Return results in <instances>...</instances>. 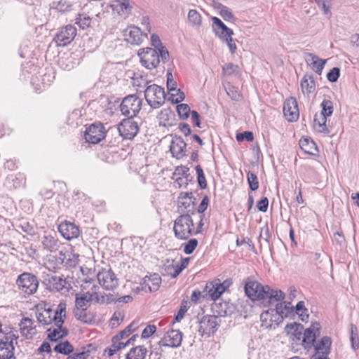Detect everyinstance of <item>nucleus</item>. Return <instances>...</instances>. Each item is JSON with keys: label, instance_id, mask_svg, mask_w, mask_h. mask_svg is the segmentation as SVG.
<instances>
[{"label": "nucleus", "instance_id": "nucleus-21", "mask_svg": "<svg viewBox=\"0 0 359 359\" xmlns=\"http://www.w3.org/2000/svg\"><path fill=\"white\" fill-rule=\"evenodd\" d=\"M187 144L181 137H173L170 146V151L172 156L177 159L182 158L186 155Z\"/></svg>", "mask_w": 359, "mask_h": 359}, {"label": "nucleus", "instance_id": "nucleus-9", "mask_svg": "<svg viewBox=\"0 0 359 359\" xmlns=\"http://www.w3.org/2000/svg\"><path fill=\"white\" fill-rule=\"evenodd\" d=\"M138 56L141 64L149 69L156 68L160 62L159 55L157 50L152 48L140 49Z\"/></svg>", "mask_w": 359, "mask_h": 359}, {"label": "nucleus", "instance_id": "nucleus-61", "mask_svg": "<svg viewBox=\"0 0 359 359\" xmlns=\"http://www.w3.org/2000/svg\"><path fill=\"white\" fill-rule=\"evenodd\" d=\"M238 69V66L233 63H226L223 66L222 70L224 74L231 75L236 72Z\"/></svg>", "mask_w": 359, "mask_h": 359}, {"label": "nucleus", "instance_id": "nucleus-60", "mask_svg": "<svg viewBox=\"0 0 359 359\" xmlns=\"http://www.w3.org/2000/svg\"><path fill=\"white\" fill-rule=\"evenodd\" d=\"M89 304L88 303L87 299L86 297H82L80 294L76 295V300H75V307L76 308H82V309H87Z\"/></svg>", "mask_w": 359, "mask_h": 359}, {"label": "nucleus", "instance_id": "nucleus-50", "mask_svg": "<svg viewBox=\"0 0 359 359\" xmlns=\"http://www.w3.org/2000/svg\"><path fill=\"white\" fill-rule=\"evenodd\" d=\"M225 89L228 96L232 100L238 101L240 100L241 95L237 88L229 84L228 86L225 88Z\"/></svg>", "mask_w": 359, "mask_h": 359}, {"label": "nucleus", "instance_id": "nucleus-43", "mask_svg": "<svg viewBox=\"0 0 359 359\" xmlns=\"http://www.w3.org/2000/svg\"><path fill=\"white\" fill-rule=\"evenodd\" d=\"M118 7V13L128 15L131 13L133 6L130 4V0H121L116 5Z\"/></svg>", "mask_w": 359, "mask_h": 359}, {"label": "nucleus", "instance_id": "nucleus-30", "mask_svg": "<svg viewBox=\"0 0 359 359\" xmlns=\"http://www.w3.org/2000/svg\"><path fill=\"white\" fill-rule=\"evenodd\" d=\"M299 147L306 154L310 155H314L318 151L316 143L309 137L302 138L299 140Z\"/></svg>", "mask_w": 359, "mask_h": 359}, {"label": "nucleus", "instance_id": "nucleus-63", "mask_svg": "<svg viewBox=\"0 0 359 359\" xmlns=\"http://www.w3.org/2000/svg\"><path fill=\"white\" fill-rule=\"evenodd\" d=\"M221 40L227 44L228 48L232 54H233L236 52L237 46L235 43V40L233 39L232 36H226Z\"/></svg>", "mask_w": 359, "mask_h": 359}, {"label": "nucleus", "instance_id": "nucleus-19", "mask_svg": "<svg viewBox=\"0 0 359 359\" xmlns=\"http://www.w3.org/2000/svg\"><path fill=\"white\" fill-rule=\"evenodd\" d=\"M58 231L67 240L78 238L80 234L79 226L68 221H65L59 224Z\"/></svg>", "mask_w": 359, "mask_h": 359}, {"label": "nucleus", "instance_id": "nucleus-56", "mask_svg": "<svg viewBox=\"0 0 359 359\" xmlns=\"http://www.w3.org/2000/svg\"><path fill=\"white\" fill-rule=\"evenodd\" d=\"M189 259V257L182 259L180 265H177L176 270L172 273V278H176L187 266Z\"/></svg>", "mask_w": 359, "mask_h": 359}, {"label": "nucleus", "instance_id": "nucleus-53", "mask_svg": "<svg viewBox=\"0 0 359 359\" xmlns=\"http://www.w3.org/2000/svg\"><path fill=\"white\" fill-rule=\"evenodd\" d=\"M124 316L120 311H116L113 314L110 320V326L114 328L116 327L123 320Z\"/></svg>", "mask_w": 359, "mask_h": 359}, {"label": "nucleus", "instance_id": "nucleus-7", "mask_svg": "<svg viewBox=\"0 0 359 359\" xmlns=\"http://www.w3.org/2000/svg\"><path fill=\"white\" fill-rule=\"evenodd\" d=\"M230 285L231 282L229 280H226L223 283L219 279L208 282L203 290V293H205L203 297H208L215 301L229 287Z\"/></svg>", "mask_w": 359, "mask_h": 359}, {"label": "nucleus", "instance_id": "nucleus-36", "mask_svg": "<svg viewBox=\"0 0 359 359\" xmlns=\"http://www.w3.org/2000/svg\"><path fill=\"white\" fill-rule=\"evenodd\" d=\"M81 123V111L80 109L74 110L67 118V123L72 126H77Z\"/></svg>", "mask_w": 359, "mask_h": 359}, {"label": "nucleus", "instance_id": "nucleus-4", "mask_svg": "<svg viewBox=\"0 0 359 359\" xmlns=\"http://www.w3.org/2000/svg\"><path fill=\"white\" fill-rule=\"evenodd\" d=\"M144 97L148 104L153 109L159 108L165 100L164 89L156 84H152L146 88Z\"/></svg>", "mask_w": 359, "mask_h": 359}, {"label": "nucleus", "instance_id": "nucleus-58", "mask_svg": "<svg viewBox=\"0 0 359 359\" xmlns=\"http://www.w3.org/2000/svg\"><path fill=\"white\" fill-rule=\"evenodd\" d=\"M170 114V110L169 109H162L158 115V118L159 119L160 124H163L164 126H165L166 122H168L169 120Z\"/></svg>", "mask_w": 359, "mask_h": 359}, {"label": "nucleus", "instance_id": "nucleus-12", "mask_svg": "<svg viewBox=\"0 0 359 359\" xmlns=\"http://www.w3.org/2000/svg\"><path fill=\"white\" fill-rule=\"evenodd\" d=\"M76 35V29L72 25L62 27L56 34L54 40L58 46H66L69 44Z\"/></svg>", "mask_w": 359, "mask_h": 359}, {"label": "nucleus", "instance_id": "nucleus-20", "mask_svg": "<svg viewBox=\"0 0 359 359\" xmlns=\"http://www.w3.org/2000/svg\"><path fill=\"white\" fill-rule=\"evenodd\" d=\"M212 29L215 35L220 39L224 37H230L233 35V32L231 29L229 28L219 18L217 17H212Z\"/></svg>", "mask_w": 359, "mask_h": 359}, {"label": "nucleus", "instance_id": "nucleus-62", "mask_svg": "<svg viewBox=\"0 0 359 359\" xmlns=\"http://www.w3.org/2000/svg\"><path fill=\"white\" fill-rule=\"evenodd\" d=\"M167 88L169 93L177 90V83L173 80L171 73L167 74Z\"/></svg>", "mask_w": 359, "mask_h": 359}, {"label": "nucleus", "instance_id": "nucleus-3", "mask_svg": "<svg viewBox=\"0 0 359 359\" xmlns=\"http://www.w3.org/2000/svg\"><path fill=\"white\" fill-rule=\"evenodd\" d=\"M48 290L51 292H68L72 287V280L64 276H58L53 273L47 274L43 280Z\"/></svg>", "mask_w": 359, "mask_h": 359}, {"label": "nucleus", "instance_id": "nucleus-34", "mask_svg": "<svg viewBox=\"0 0 359 359\" xmlns=\"http://www.w3.org/2000/svg\"><path fill=\"white\" fill-rule=\"evenodd\" d=\"M147 351V348L144 346H137L130 349L126 355V359H144Z\"/></svg>", "mask_w": 359, "mask_h": 359}, {"label": "nucleus", "instance_id": "nucleus-14", "mask_svg": "<svg viewBox=\"0 0 359 359\" xmlns=\"http://www.w3.org/2000/svg\"><path fill=\"white\" fill-rule=\"evenodd\" d=\"M120 135L125 139H133L138 133L139 127L137 123L133 118H128L123 120L118 127Z\"/></svg>", "mask_w": 359, "mask_h": 359}, {"label": "nucleus", "instance_id": "nucleus-15", "mask_svg": "<svg viewBox=\"0 0 359 359\" xmlns=\"http://www.w3.org/2000/svg\"><path fill=\"white\" fill-rule=\"evenodd\" d=\"M105 137L104 126L100 124L90 125L85 132V139L88 142L97 144L102 140Z\"/></svg>", "mask_w": 359, "mask_h": 359}, {"label": "nucleus", "instance_id": "nucleus-46", "mask_svg": "<svg viewBox=\"0 0 359 359\" xmlns=\"http://www.w3.org/2000/svg\"><path fill=\"white\" fill-rule=\"evenodd\" d=\"M247 180L250 189L252 191H256L259 187V182L257 175L249 171L247 174Z\"/></svg>", "mask_w": 359, "mask_h": 359}, {"label": "nucleus", "instance_id": "nucleus-39", "mask_svg": "<svg viewBox=\"0 0 359 359\" xmlns=\"http://www.w3.org/2000/svg\"><path fill=\"white\" fill-rule=\"evenodd\" d=\"M327 116H325L323 114H320L319 115L316 114L314 117V123L315 125H318L320 128L319 130L320 132H323L325 133H328V129L326 127V118Z\"/></svg>", "mask_w": 359, "mask_h": 359}, {"label": "nucleus", "instance_id": "nucleus-33", "mask_svg": "<svg viewBox=\"0 0 359 359\" xmlns=\"http://www.w3.org/2000/svg\"><path fill=\"white\" fill-rule=\"evenodd\" d=\"M67 304L64 302H61L57 306L56 310H53V323L58 325H63L64 319L66 318Z\"/></svg>", "mask_w": 359, "mask_h": 359}, {"label": "nucleus", "instance_id": "nucleus-40", "mask_svg": "<svg viewBox=\"0 0 359 359\" xmlns=\"http://www.w3.org/2000/svg\"><path fill=\"white\" fill-rule=\"evenodd\" d=\"M75 23L81 29L88 27L91 23V18L85 13L79 14L75 20Z\"/></svg>", "mask_w": 359, "mask_h": 359}, {"label": "nucleus", "instance_id": "nucleus-6", "mask_svg": "<svg viewBox=\"0 0 359 359\" xmlns=\"http://www.w3.org/2000/svg\"><path fill=\"white\" fill-rule=\"evenodd\" d=\"M142 100L136 95L126 96L120 104V110L122 115L128 118H133L141 109Z\"/></svg>", "mask_w": 359, "mask_h": 359}, {"label": "nucleus", "instance_id": "nucleus-47", "mask_svg": "<svg viewBox=\"0 0 359 359\" xmlns=\"http://www.w3.org/2000/svg\"><path fill=\"white\" fill-rule=\"evenodd\" d=\"M177 111L182 119H186L191 113L190 107L187 104H180L177 106Z\"/></svg>", "mask_w": 359, "mask_h": 359}, {"label": "nucleus", "instance_id": "nucleus-57", "mask_svg": "<svg viewBox=\"0 0 359 359\" xmlns=\"http://www.w3.org/2000/svg\"><path fill=\"white\" fill-rule=\"evenodd\" d=\"M340 76V69L338 67L332 68L327 74V79L330 82H336Z\"/></svg>", "mask_w": 359, "mask_h": 359}, {"label": "nucleus", "instance_id": "nucleus-49", "mask_svg": "<svg viewBox=\"0 0 359 359\" xmlns=\"http://www.w3.org/2000/svg\"><path fill=\"white\" fill-rule=\"evenodd\" d=\"M188 19L193 25H200L201 23V15L194 9L189 11Z\"/></svg>", "mask_w": 359, "mask_h": 359}, {"label": "nucleus", "instance_id": "nucleus-48", "mask_svg": "<svg viewBox=\"0 0 359 359\" xmlns=\"http://www.w3.org/2000/svg\"><path fill=\"white\" fill-rule=\"evenodd\" d=\"M322 111L320 114H323L325 116H330L333 112V104L332 102L329 100H324L321 104Z\"/></svg>", "mask_w": 359, "mask_h": 359}, {"label": "nucleus", "instance_id": "nucleus-42", "mask_svg": "<svg viewBox=\"0 0 359 359\" xmlns=\"http://www.w3.org/2000/svg\"><path fill=\"white\" fill-rule=\"evenodd\" d=\"M17 226L18 229H20L22 231L27 233V234L33 235L35 233V229L33 224L25 219L20 220V222Z\"/></svg>", "mask_w": 359, "mask_h": 359}, {"label": "nucleus", "instance_id": "nucleus-23", "mask_svg": "<svg viewBox=\"0 0 359 359\" xmlns=\"http://www.w3.org/2000/svg\"><path fill=\"white\" fill-rule=\"evenodd\" d=\"M332 340L329 337H323L316 344L313 346L316 355L321 357H327L330 353Z\"/></svg>", "mask_w": 359, "mask_h": 359}, {"label": "nucleus", "instance_id": "nucleus-16", "mask_svg": "<svg viewBox=\"0 0 359 359\" xmlns=\"http://www.w3.org/2000/svg\"><path fill=\"white\" fill-rule=\"evenodd\" d=\"M182 333L179 330L168 331L166 334L159 341V344L163 346L177 348L181 345L182 341Z\"/></svg>", "mask_w": 359, "mask_h": 359}, {"label": "nucleus", "instance_id": "nucleus-11", "mask_svg": "<svg viewBox=\"0 0 359 359\" xmlns=\"http://www.w3.org/2000/svg\"><path fill=\"white\" fill-rule=\"evenodd\" d=\"M100 285L107 290H114L118 286V279L111 269H102L97 274Z\"/></svg>", "mask_w": 359, "mask_h": 359}, {"label": "nucleus", "instance_id": "nucleus-26", "mask_svg": "<svg viewBox=\"0 0 359 359\" xmlns=\"http://www.w3.org/2000/svg\"><path fill=\"white\" fill-rule=\"evenodd\" d=\"M56 233L54 232L53 235L51 233L45 234L42 238V245L44 249L50 252L57 250L60 245V242L55 237Z\"/></svg>", "mask_w": 359, "mask_h": 359}, {"label": "nucleus", "instance_id": "nucleus-10", "mask_svg": "<svg viewBox=\"0 0 359 359\" xmlns=\"http://www.w3.org/2000/svg\"><path fill=\"white\" fill-rule=\"evenodd\" d=\"M218 327L217 316L216 315H207L201 318L199 323L198 332L202 336L210 337L217 331Z\"/></svg>", "mask_w": 359, "mask_h": 359}, {"label": "nucleus", "instance_id": "nucleus-52", "mask_svg": "<svg viewBox=\"0 0 359 359\" xmlns=\"http://www.w3.org/2000/svg\"><path fill=\"white\" fill-rule=\"evenodd\" d=\"M198 245V241L196 238H191L184 244V252L187 255L191 254Z\"/></svg>", "mask_w": 359, "mask_h": 359}, {"label": "nucleus", "instance_id": "nucleus-64", "mask_svg": "<svg viewBox=\"0 0 359 359\" xmlns=\"http://www.w3.org/2000/svg\"><path fill=\"white\" fill-rule=\"evenodd\" d=\"M156 327L155 325H149L147 326L142 332V338H149L151 334H153L156 332Z\"/></svg>", "mask_w": 359, "mask_h": 359}, {"label": "nucleus", "instance_id": "nucleus-55", "mask_svg": "<svg viewBox=\"0 0 359 359\" xmlns=\"http://www.w3.org/2000/svg\"><path fill=\"white\" fill-rule=\"evenodd\" d=\"M220 16L226 21H233L235 17L231 11L226 6H222L219 11Z\"/></svg>", "mask_w": 359, "mask_h": 359}, {"label": "nucleus", "instance_id": "nucleus-29", "mask_svg": "<svg viewBox=\"0 0 359 359\" xmlns=\"http://www.w3.org/2000/svg\"><path fill=\"white\" fill-rule=\"evenodd\" d=\"M36 317L38 322L43 325H50L53 324V310L50 309H43L40 311L38 310L36 313Z\"/></svg>", "mask_w": 359, "mask_h": 359}, {"label": "nucleus", "instance_id": "nucleus-27", "mask_svg": "<svg viewBox=\"0 0 359 359\" xmlns=\"http://www.w3.org/2000/svg\"><path fill=\"white\" fill-rule=\"evenodd\" d=\"M285 330L287 334L292 336V341H299L302 339L304 330V327L302 324L297 323L287 324Z\"/></svg>", "mask_w": 359, "mask_h": 359}, {"label": "nucleus", "instance_id": "nucleus-54", "mask_svg": "<svg viewBox=\"0 0 359 359\" xmlns=\"http://www.w3.org/2000/svg\"><path fill=\"white\" fill-rule=\"evenodd\" d=\"M74 315L77 320L83 321L84 323L88 322V316L86 313V309L82 308H74L73 311Z\"/></svg>", "mask_w": 359, "mask_h": 359}, {"label": "nucleus", "instance_id": "nucleus-51", "mask_svg": "<svg viewBox=\"0 0 359 359\" xmlns=\"http://www.w3.org/2000/svg\"><path fill=\"white\" fill-rule=\"evenodd\" d=\"M326 60L318 58L315 62H313L310 67L313 71H315L316 74L320 75L322 74L324 66L326 64Z\"/></svg>", "mask_w": 359, "mask_h": 359}, {"label": "nucleus", "instance_id": "nucleus-31", "mask_svg": "<svg viewBox=\"0 0 359 359\" xmlns=\"http://www.w3.org/2000/svg\"><path fill=\"white\" fill-rule=\"evenodd\" d=\"M301 88L304 95H309L315 90V81L313 76L305 75L301 81Z\"/></svg>", "mask_w": 359, "mask_h": 359}, {"label": "nucleus", "instance_id": "nucleus-17", "mask_svg": "<svg viewBox=\"0 0 359 359\" xmlns=\"http://www.w3.org/2000/svg\"><path fill=\"white\" fill-rule=\"evenodd\" d=\"M283 114L288 121H296L299 115L297 102L294 97L287 99L283 105Z\"/></svg>", "mask_w": 359, "mask_h": 359}, {"label": "nucleus", "instance_id": "nucleus-28", "mask_svg": "<svg viewBox=\"0 0 359 359\" xmlns=\"http://www.w3.org/2000/svg\"><path fill=\"white\" fill-rule=\"evenodd\" d=\"M73 255L69 252H63L62 251H60L59 256L56 259V266H53L54 269H59V265L65 264L66 266H75L76 264V259L75 258H72Z\"/></svg>", "mask_w": 359, "mask_h": 359}, {"label": "nucleus", "instance_id": "nucleus-8", "mask_svg": "<svg viewBox=\"0 0 359 359\" xmlns=\"http://www.w3.org/2000/svg\"><path fill=\"white\" fill-rule=\"evenodd\" d=\"M18 336L15 332L10 331L0 337V359H11L14 353V343L17 344Z\"/></svg>", "mask_w": 359, "mask_h": 359}, {"label": "nucleus", "instance_id": "nucleus-44", "mask_svg": "<svg viewBox=\"0 0 359 359\" xmlns=\"http://www.w3.org/2000/svg\"><path fill=\"white\" fill-rule=\"evenodd\" d=\"M53 8L57 10L59 12L65 13L69 10L71 5L65 0L54 1L52 3Z\"/></svg>", "mask_w": 359, "mask_h": 359}, {"label": "nucleus", "instance_id": "nucleus-1", "mask_svg": "<svg viewBox=\"0 0 359 359\" xmlns=\"http://www.w3.org/2000/svg\"><path fill=\"white\" fill-rule=\"evenodd\" d=\"M194 224L190 215L183 214L174 222L173 231L177 238L187 240L194 233Z\"/></svg>", "mask_w": 359, "mask_h": 359}, {"label": "nucleus", "instance_id": "nucleus-25", "mask_svg": "<svg viewBox=\"0 0 359 359\" xmlns=\"http://www.w3.org/2000/svg\"><path fill=\"white\" fill-rule=\"evenodd\" d=\"M191 192H182L177 200L179 211L183 212L188 210L191 205L194 207L195 198H193Z\"/></svg>", "mask_w": 359, "mask_h": 359}, {"label": "nucleus", "instance_id": "nucleus-38", "mask_svg": "<svg viewBox=\"0 0 359 359\" xmlns=\"http://www.w3.org/2000/svg\"><path fill=\"white\" fill-rule=\"evenodd\" d=\"M228 307L229 306L226 302L215 303L212 306V311L217 314V316H226L229 313Z\"/></svg>", "mask_w": 359, "mask_h": 359}, {"label": "nucleus", "instance_id": "nucleus-35", "mask_svg": "<svg viewBox=\"0 0 359 359\" xmlns=\"http://www.w3.org/2000/svg\"><path fill=\"white\" fill-rule=\"evenodd\" d=\"M53 350L56 353L68 355L74 351V348L68 341H65L56 344Z\"/></svg>", "mask_w": 359, "mask_h": 359}, {"label": "nucleus", "instance_id": "nucleus-59", "mask_svg": "<svg viewBox=\"0 0 359 359\" xmlns=\"http://www.w3.org/2000/svg\"><path fill=\"white\" fill-rule=\"evenodd\" d=\"M253 139V134L250 131H245L243 133H240L236 135V140L238 142H243L245 140H246L248 142H252Z\"/></svg>", "mask_w": 359, "mask_h": 359}, {"label": "nucleus", "instance_id": "nucleus-37", "mask_svg": "<svg viewBox=\"0 0 359 359\" xmlns=\"http://www.w3.org/2000/svg\"><path fill=\"white\" fill-rule=\"evenodd\" d=\"M350 335L352 348L355 351L359 348V337L358 328L353 324L350 325Z\"/></svg>", "mask_w": 359, "mask_h": 359}, {"label": "nucleus", "instance_id": "nucleus-5", "mask_svg": "<svg viewBox=\"0 0 359 359\" xmlns=\"http://www.w3.org/2000/svg\"><path fill=\"white\" fill-rule=\"evenodd\" d=\"M269 285H263L257 281L247 278L245 280L244 290L247 297L252 301L265 302L266 290Z\"/></svg>", "mask_w": 359, "mask_h": 359}, {"label": "nucleus", "instance_id": "nucleus-45", "mask_svg": "<svg viewBox=\"0 0 359 359\" xmlns=\"http://www.w3.org/2000/svg\"><path fill=\"white\" fill-rule=\"evenodd\" d=\"M181 173H184L183 168H177L173 173L172 179L175 180V183L177 184L179 187H182L183 185H185L186 187L187 185V180L180 176L177 177Z\"/></svg>", "mask_w": 359, "mask_h": 359}, {"label": "nucleus", "instance_id": "nucleus-13", "mask_svg": "<svg viewBox=\"0 0 359 359\" xmlns=\"http://www.w3.org/2000/svg\"><path fill=\"white\" fill-rule=\"evenodd\" d=\"M320 325L316 322L304 331L302 343L305 349L310 350L314 346L317 337L320 335Z\"/></svg>", "mask_w": 359, "mask_h": 359}, {"label": "nucleus", "instance_id": "nucleus-18", "mask_svg": "<svg viewBox=\"0 0 359 359\" xmlns=\"http://www.w3.org/2000/svg\"><path fill=\"white\" fill-rule=\"evenodd\" d=\"M126 41L133 45H140L144 38L147 37V34H142L140 29L135 26H130L126 29L123 32Z\"/></svg>", "mask_w": 359, "mask_h": 359}, {"label": "nucleus", "instance_id": "nucleus-41", "mask_svg": "<svg viewBox=\"0 0 359 359\" xmlns=\"http://www.w3.org/2000/svg\"><path fill=\"white\" fill-rule=\"evenodd\" d=\"M148 277L151 284V286H149V292L156 291L161 283V278L157 273H153Z\"/></svg>", "mask_w": 359, "mask_h": 359}, {"label": "nucleus", "instance_id": "nucleus-2", "mask_svg": "<svg viewBox=\"0 0 359 359\" xmlns=\"http://www.w3.org/2000/svg\"><path fill=\"white\" fill-rule=\"evenodd\" d=\"M15 283L20 292L27 295L34 294L39 287L37 277L28 272H24L19 275Z\"/></svg>", "mask_w": 359, "mask_h": 359}, {"label": "nucleus", "instance_id": "nucleus-24", "mask_svg": "<svg viewBox=\"0 0 359 359\" xmlns=\"http://www.w3.org/2000/svg\"><path fill=\"white\" fill-rule=\"evenodd\" d=\"M54 327H50L47 330L48 338L51 341L56 342L59 339L65 337L68 334V330L62 327V325H58L53 323Z\"/></svg>", "mask_w": 359, "mask_h": 359}, {"label": "nucleus", "instance_id": "nucleus-22", "mask_svg": "<svg viewBox=\"0 0 359 359\" xmlns=\"http://www.w3.org/2000/svg\"><path fill=\"white\" fill-rule=\"evenodd\" d=\"M19 327L20 333L27 339H32L36 334L34 323L29 318H23L19 324Z\"/></svg>", "mask_w": 359, "mask_h": 359}, {"label": "nucleus", "instance_id": "nucleus-32", "mask_svg": "<svg viewBox=\"0 0 359 359\" xmlns=\"http://www.w3.org/2000/svg\"><path fill=\"white\" fill-rule=\"evenodd\" d=\"M284 298L285 294L280 290H274L269 286V290H266L265 301L268 304L283 300Z\"/></svg>", "mask_w": 359, "mask_h": 359}]
</instances>
